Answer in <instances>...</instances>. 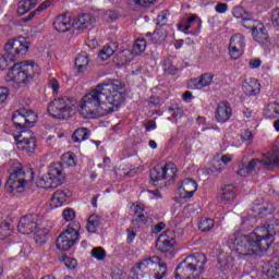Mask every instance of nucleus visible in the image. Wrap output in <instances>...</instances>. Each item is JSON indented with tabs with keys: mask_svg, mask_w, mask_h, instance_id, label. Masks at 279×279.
<instances>
[{
	"mask_svg": "<svg viewBox=\"0 0 279 279\" xmlns=\"http://www.w3.org/2000/svg\"><path fill=\"white\" fill-rule=\"evenodd\" d=\"M196 191H197V181L191 178L184 179L181 182V185L179 186L180 197H182L183 199H191V197L195 195Z\"/></svg>",
	"mask_w": 279,
	"mask_h": 279,
	"instance_id": "18",
	"label": "nucleus"
},
{
	"mask_svg": "<svg viewBox=\"0 0 279 279\" xmlns=\"http://www.w3.org/2000/svg\"><path fill=\"white\" fill-rule=\"evenodd\" d=\"M260 167H265V169H278L279 167V147L272 146V148L265 155H263L262 159H252L245 167H242L238 171V175H242L245 178L246 174L254 173L256 169H260Z\"/></svg>",
	"mask_w": 279,
	"mask_h": 279,
	"instance_id": "7",
	"label": "nucleus"
},
{
	"mask_svg": "<svg viewBox=\"0 0 279 279\" xmlns=\"http://www.w3.org/2000/svg\"><path fill=\"white\" fill-rule=\"evenodd\" d=\"M36 121H38L36 112L25 108L15 110L12 116V122L16 130L20 131V134L22 132H29L28 128H34V125H36Z\"/></svg>",
	"mask_w": 279,
	"mask_h": 279,
	"instance_id": "10",
	"label": "nucleus"
},
{
	"mask_svg": "<svg viewBox=\"0 0 279 279\" xmlns=\"http://www.w3.org/2000/svg\"><path fill=\"white\" fill-rule=\"evenodd\" d=\"M117 64H130L132 62V51L125 49L118 52L114 57Z\"/></svg>",
	"mask_w": 279,
	"mask_h": 279,
	"instance_id": "36",
	"label": "nucleus"
},
{
	"mask_svg": "<svg viewBox=\"0 0 279 279\" xmlns=\"http://www.w3.org/2000/svg\"><path fill=\"white\" fill-rule=\"evenodd\" d=\"M10 64H12V62H10V59H8L5 54H0V71H5V69H8Z\"/></svg>",
	"mask_w": 279,
	"mask_h": 279,
	"instance_id": "53",
	"label": "nucleus"
},
{
	"mask_svg": "<svg viewBox=\"0 0 279 279\" xmlns=\"http://www.w3.org/2000/svg\"><path fill=\"white\" fill-rule=\"evenodd\" d=\"M253 137H254V135L252 134V131H250V130H245L244 132L241 133V138L243 141H252Z\"/></svg>",
	"mask_w": 279,
	"mask_h": 279,
	"instance_id": "60",
	"label": "nucleus"
},
{
	"mask_svg": "<svg viewBox=\"0 0 279 279\" xmlns=\"http://www.w3.org/2000/svg\"><path fill=\"white\" fill-rule=\"evenodd\" d=\"M43 223V215L40 214H28L23 216L17 225V230L21 234H32L36 232Z\"/></svg>",
	"mask_w": 279,
	"mask_h": 279,
	"instance_id": "12",
	"label": "nucleus"
},
{
	"mask_svg": "<svg viewBox=\"0 0 279 279\" xmlns=\"http://www.w3.org/2000/svg\"><path fill=\"white\" fill-rule=\"evenodd\" d=\"M252 36L253 40L259 45H265V43L269 40V33L267 32L265 25L260 23L252 26Z\"/></svg>",
	"mask_w": 279,
	"mask_h": 279,
	"instance_id": "23",
	"label": "nucleus"
},
{
	"mask_svg": "<svg viewBox=\"0 0 279 279\" xmlns=\"http://www.w3.org/2000/svg\"><path fill=\"white\" fill-rule=\"evenodd\" d=\"M11 234L10 225L5 223L0 226V239H8Z\"/></svg>",
	"mask_w": 279,
	"mask_h": 279,
	"instance_id": "49",
	"label": "nucleus"
},
{
	"mask_svg": "<svg viewBox=\"0 0 279 279\" xmlns=\"http://www.w3.org/2000/svg\"><path fill=\"white\" fill-rule=\"evenodd\" d=\"M160 257L158 256L145 258L135 265V271L137 274H151V269H156Z\"/></svg>",
	"mask_w": 279,
	"mask_h": 279,
	"instance_id": "20",
	"label": "nucleus"
},
{
	"mask_svg": "<svg viewBox=\"0 0 279 279\" xmlns=\"http://www.w3.org/2000/svg\"><path fill=\"white\" fill-rule=\"evenodd\" d=\"M128 238L126 243L130 245V243L134 242V239H136V231H134V228L126 229Z\"/></svg>",
	"mask_w": 279,
	"mask_h": 279,
	"instance_id": "55",
	"label": "nucleus"
},
{
	"mask_svg": "<svg viewBox=\"0 0 279 279\" xmlns=\"http://www.w3.org/2000/svg\"><path fill=\"white\" fill-rule=\"evenodd\" d=\"M232 117V107L228 101H221L218 104L215 110V119L218 123H228Z\"/></svg>",
	"mask_w": 279,
	"mask_h": 279,
	"instance_id": "17",
	"label": "nucleus"
},
{
	"mask_svg": "<svg viewBox=\"0 0 279 279\" xmlns=\"http://www.w3.org/2000/svg\"><path fill=\"white\" fill-rule=\"evenodd\" d=\"M162 169H163V180H167L166 185L173 183L175 180V177L178 175V168H175V163L167 162L162 167Z\"/></svg>",
	"mask_w": 279,
	"mask_h": 279,
	"instance_id": "25",
	"label": "nucleus"
},
{
	"mask_svg": "<svg viewBox=\"0 0 279 279\" xmlns=\"http://www.w3.org/2000/svg\"><path fill=\"white\" fill-rule=\"evenodd\" d=\"M215 10L218 14H226V12H228V4L220 2L216 5Z\"/></svg>",
	"mask_w": 279,
	"mask_h": 279,
	"instance_id": "57",
	"label": "nucleus"
},
{
	"mask_svg": "<svg viewBox=\"0 0 279 279\" xmlns=\"http://www.w3.org/2000/svg\"><path fill=\"white\" fill-rule=\"evenodd\" d=\"M63 263L68 267V269H75V267H77V259L75 258L64 257Z\"/></svg>",
	"mask_w": 279,
	"mask_h": 279,
	"instance_id": "51",
	"label": "nucleus"
},
{
	"mask_svg": "<svg viewBox=\"0 0 279 279\" xmlns=\"http://www.w3.org/2000/svg\"><path fill=\"white\" fill-rule=\"evenodd\" d=\"M145 208L143 206L137 205L133 208L134 215L132 219L133 226H136L137 228H141V226H145L147 223V217L145 214H143Z\"/></svg>",
	"mask_w": 279,
	"mask_h": 279,
	"instance_id": "26",
	"label": "nucleus"
},
{
	"mask_svg": "<svg viewBox=\"0 0 279 279\" xmlns=\"http://www.w3.org/2000/svg\"><path fill=\"white\" fill-rule=\"evenodd\" d=\"M51 3H53V0H46L44 1L37 9L36 12H43L44 10H47V8L51 7Z\"/></svg>",
	"mask_w": 279,
	"mask_h": 279,
	"instance_id": "58",
	"label": "nucleus"
},
{
	"mask_svg": "<svg viewBox=\"0 0 279 279\" xmlns=\"http://www.w3.org/2000/svg\"><path fill=\"white\" fill-rule=\"evenodd\" d=\"M89 62H90V58L88 57V53L86 52L80 53L78 58L75 59V66L78 73L86 71V68L88 66Z\"/></svg>",
	"mask_w": 279,
	"mask_h": 279,
	"instance_id": "32",
	"label": "nucleus"
},
{
	"mask_svg": "<svg viewBox=\"0 0 279 279\" xmlns=\"http://www.w3.org/2000/svg\"><path fill=\"white\" fill-rule=\"evenodd\" d=\"M279 232V220L272 218L267 225L256 227L248 235L235 238L233 244L236 252L242 256H254L265 254L276 241V234Z\"/></svg>",
	"mask_w": 279,
	"mask_h": 279,
	"instance_id": "2",
	"label": "nucleus"
},
{
	"mask_svg": "<svg viewBox=\"0 0 279 279\" xmlns=\"http://www.w3.org/2000/svg\"><path fill=\"white\" fill-rule=\"evenodd\" d=\"M209 84H213V75L209 73H205L198 78L191 80L187 83V86L192 90H202V88H206V86H208Z\"/></svg>",
	"mask_w": 279,
	"mask_h": 279,
	"instance_id": "22",
	"label": "nucleus"
},
{
	"mask_svg": "<svg viewBox=\"0 0 279 279\" xmlns=\"http://www.w3.org/2000/svg\"><path fill=\"white\" fill-rule=\"evenodd\" d=\"M220 199L222 202H234L236 199V191H234L233 184H227L221 187Z\"/></svg>",
	"mask_w": 279,
	"mask_h": 279,
	"instance_id": "29",
	"label": "nucleus"
},
{
	"mask_svg": "<svg viewBox=\"0 0 279 279\" xmlns=\"http://www.w3.org/2000/svg\"><path fill=\"white\" fill-rule=\"evenodd\" d=\"M150 130H156V122L154 120H149L146 124V132H150Z\"/></svg>",
	"mask_w": 279,
	"mask_h": 279,
	"instance_id": "62",
	"label": "nucleus"
},
{
	"mask_svg": "<svg viewBox=\"0 0 279 279\" xmlns=\"http://www.w3.org/2000/svg\"><path fill=\"white\" fill-rule=\"evenodd\" d=\"M104 19L107 21V23H114L117 19H119V13L117 11H106Z\"/></svg>",
	"mask_w": 279,
	"mask_h": 279,
	"instance_id": "48",
	"label": "nucleus"
},
{
	"mask_svg": "<svg viewBox=\"0 0 279 279\" xmlns=\"http://www.w3.org/2000/svg\"><path fill=\"white\" fill-rule=\"evenodd\" d=\"M62 215L65 221H73V219H75V210H73V208L64 209Z\"/></svg>",
	"mask_w": 279,
	"mask_h": 279,
	"instance_id": "50",
	"label": "nucleus"
},
{
	"mask_svg": "<svg viewBox=\"0 0 279 279\" xmlns=\"http://www.w3.org/2000/svg\"><path fill=\"white\" fill-rule=\"evenodd\" d=\"M66 202V193L62 190H57L51 198V203L58 208L59 206H62Z\"/></svg>",
	"mask_w": 279,
	"mask_h": 279,
	"instance_id": "37",
	"label": "nucleus"
},
{
	"mask_svg": "<svg viewBox=\"0 0 279 279\" xmlns=\"http://www.w3.org/2000/svg\"><path fill=\"white\" fill-rule=\"evenodd\" d=\"M119 90H123V83L119 80H108L98 84L81 99L80 114L84 119H95L117 112L123 104V94Z\"/></svg>",
	"mask_w": 279,
	"mask_h": 279,
	"instance_id": "1",
	"label": "nucleus"
},
{
	"mask_svg": "<svg viewBox=\"0 0 279 279\" xmlns=\"http://www.w3.org/2000/svg\"><path fill=\"white\" fill-rule=\"evenodd\" d=\"M208 259L204 253H196L190 255L182 260L175 268V279H192L197 278L201 274H204V267H206Z\"/></svg>",
	"mask_w": 279,
	"mask_h": 279,
	"instance_id": "4",
	"label": "nucleus"
},
{
	"mask_svg": "<svg viewBox=\"0 0 279 279\" xmlns=\"http://www.w3.org/2000/svg\"><path fill=\"white\" fill-rule=\"evenodd\" d=\"M76 101L73 97L64 96L53 99L48 104V113L52 119H59L64 121V119H70L71 112H73V107Z\"/></svg>",
	"mask_w": 279,
	"mask_h": 279,
	"instance_id": "8",
	"label": "nucleus"
},
{
	"mask_svg": "<svg viewBox=\"0 0 279 279\" xmlns=\"http://www.w3.org/2000/svg\"><path fill=\"white\" fill-rule=\"evenodd\" d=\"M260 64H263V61H260V59H251V61H250L251 69H258V66H260Z\"/></svg>",
	"mask_w": 279,
	"mask_h": 279,
	"instance_id": "61",
	"label": "nucleus"
},
{
	"mask_svg": "<svg viewBox=\"0 0 279 279\" xmlns=\"http://www.w3.org/2000/svg\"><path fill=\"white\" fill-rule=\"evenodd\" d=\"M80 239V222H72L68 229L57 238V247L61 252H69Z\"/></svg>",
	"mask_w": 279,
	"mask_h": 279,
	"instance_id": "9",
	"label": "nucleus"
},
{
	"mask_svg": "<svg viewBox=\"0 0 279 279\" xmlns=\"http://www.w3.org/2000/svg\"><path fill=\"white\" fill-rule=\"evenodd\" d=\"M242 88L245 95L256 96L260 93V84L256 78H250V81H245L242 85Z\"/></svg>",
	"mask_w": 279,
	"mask_h": 279,
	"instance_id": "27",
	"label": "nucleus"
},
{
	"mask_svg": "<svg viewBox=\"0 0 279 279\" xmlns=\"http://www.w3.org/2000/svg\"><path fill=\"white\" fill-rule=\"evenodd\" d=\"M232 14L235 19H242V21H244V23H247V16H250V14L247 13V11H245V9L243 7H234L232 10Z\"/></svg>",
	"mask_w": 279,
	"mask_h": 279,
	"instance_id": "41",
	"label": "nucleus"
},
{
	"mask_svg": "<svg viewBox=\"0 0 279 279\" xmlns=\"http://www.w3.org/2000/svg\"><path fill=\"white\" fill-rule=\"evenodd\" d=\"M162 69L166 75H175L180 71V66H178L173 57H169L162 61Z\"/></svg>",
	"mask_w": 279,
	"mask_h": 279,
	"instance_id": "28",
	"label": "nucleus"
},
{
	"mask_svg": "<svg viewBox=\"0 0 279 279\" xmlns=\"http://www.w3.org/2000/svg\"><path fill=\"white\" fill-rule=\"evenodd\" d=\"M92 256L96 258V260H104V258H106V250L101 246L94 247L92 250Z\"/></svg>",
	"mask_w": 279,
	"mask_h": 279,
	"instance_id": "43",
	"label": "nucleus"
},
{
	"mask_svg": "<svg viewBox=\"0 0 279 279\" xmlns=\"http://www.w3.org/2000/svg\"><path fill=\"white\" fill-rule=\"evenodd\" d=\"M167 29L157 28L154 33H146V38L153 43V45H162L167 40Z\"/></svg>",
	"mask_w": 279,
	"mask_h": 279,
	"instance_id": "24",
	"label": "nucleus"
},
{
	"mask_svg": "<svg viewBox=\"0 0 279 279\" xmlns=\"http://www.w3.org/2000/svg\"><path fill=\"white\" fill-rule=\"evenodd\" d=\"M266 119H277L279 116V104L277 101L270 102L264 110Z\"/></svg>",
	"mask_w": 279,
	"mask_h": 279,
	"instance_id": "35",
	"label": "nucleus"
},
{
	"mask_svg": "<svg viewBox=\"0 0 279 279\" xmlns=\"http://www.w3.org/2000/svg\"><path fill=\"white\" fill-rule=\"evenodd\" d=\"M245 52V37L241 34H235L230 38L229 54L232 60H239L242 53Z\"/></svg>",
	"mask_w": 279,
	"mask_h": 279,
	"instance_id": "16",
	"label": "nucleus"
},
{
	"mask_svg": "<svg viewBox=\"0 0 279 279\" xmlns=\"http://www.w3.org/2000/svg\"><path fill=\"white\" fill-rule=\"evenodd\" d=\"M150 180L153 184L156 186V182H160V180H165V172L162 167L157 166L150 170Z\"/></svg>",
	"mask_w": 279,
	"mask_h": 279,
	"instance_id": "38",
	"label": "nucleus"
},
{
	"mask_svg": "<svg viewBox=\"0 0 279 279\" xmlns=\"http://www.w3.org/2000/svg\"><path fill=\"white\" fill-rule=\"evenodd\" d=\"M193 99V93H191L190 90H186L184 94H183V101H191Z\"/></svg>",
	"mask_w": 279,
	"mask_h": 279,
	"instance_id": "63",
	"label": "nucleus"
},
{
	"mask_svg": "<svg viewBox=\"0 0 279 279\" xmlns=\"http://www.w3.org/2000/svg\"><path fill=\"white\" fill-rule=\"evenodd\" d=\"M270 21L275 29L279 31V9L278 8L270 11Z\"/></svg>",
	"mask_w": 279,
	"mask_h": 279,
	"instance_id": "47",
	"label": "nucleus"
},
{
	"mask_svg": "<svg viewBox=\"0 0 279 279\" xmlns=\"http://www.w3.org/2000/svg\"><path fill=\"white\" fill-rule=\"evenodd\" d=\"M32 182H34V170H25L23 169V165L16 162L12 167V172L4 184V189L8 193H13L14 191L24 189L27 184H32Z\"/></svg>",
	"mask_w": 279,
	"mask_h": 279,
	"instance_id": "6",
	"label": "nucleus"
},
{
	"mask_svg": "<svg viewBox=\"0 0 279 279\" xmlns=\"http://www.w3.org/2000/svg\"><path fill=\"white\" fill-rule=\"evenodd\" d=\"M178 29L184 34L197 36L202 29V19L197 14H190L178 24Z\"/></svg>",
	"mask_w": 279,
	"mask_h": 279,
	"instance_id": "14",
	"label": "nucleus"
},
{
	"mask_svg": "<svg viewBox=\"0 0 279 279\" xmlns=\"http://www.w3.org/2000/svg\"><path fill=\"white\" fill-rule=\"evenodd\" d=\"M133 2L135 5H140V8H149L156 0H133Z\"/></svg>",
	"mask_w": 279,
	"mask_h": 279,
	"instance_id": "56",
	"label": "nucleus"
},
{
	"mask_svg": "<svg viewBox=\"0 0 279 279\" xmlns=\"http://www.w3.org/2000/svg\"><path fill=\"white\" fill-rule=\"evenodd\" d=\"M117 49H119V45H117V43H110L99 51L98 56L102 60H108V58L114 56V51H117Z\"/></svg>",
	"mask_w": 279,
	"mask_h": 279,
	"instance_id": "34",
	"label": "nucleus"
},
{
	"mask_svg": "<svg viewBox=\"0 0 279 279\" xmlns=\"http://www.w3.org/2000/svg\"><path fill=\"white\" fill-rule=\"evenodd\" d=\"M220 160L223 162V165H228L229 162H232V156L223 155L221 156Z\"/></svg>",
	"mask_w": 279,
	"mask_h": 279,
	"instance_id": "64",
	"label": "nucleus"
},
{
	"mask_svg": "<svg viewBox=\"0 0 279 279\" xmlns=\"http://www.w3.org/2000/svg\"><path fill=\"white\" fill-rule=\"evenodd\" d=\"M49 86L52 88L53 93H58L60 90V83H58V80L51 78L49 81Z\"/></svg>",
	"mask_w": 279,
	"mask_h": 279,
	"instance_id": "59",
	"label": "nucleus"
},
{
	"mask_svg": "<svg viewBox=\"0 0 279 279\" xmlns=\"http://www.w3.org/2000/svg\"><path fill=\"white\" fill-rule=\"evenodd\" d=\"M99 226H101V217L97 214H92L87 219V230L95 234Z\"/></svg>",
	"mask_w": 279,
	"mask_h": 279,
	"instance_id": "33",
	"label": "nucleus"
},
{
	"mask_svg": "<svg viewBox=\"0 0 279 279\" xmlns=\"http://www.w3.org/2000/svg\"><path fill=\"white\" fill-rule=\"evenodd\" d=\"M156 25H167V11H161L156 20Z\"/></svg>",
	"mask_w": 279,
	"mask_h": 279,
	"instance_id": "54",
	"label": "nucleus"
},
{
	"mask_svg": "<svg viewBox=\"0 0 279 279\" xmlns=\"http://www.w3.org/2000/svg\"><path fill=\"white\" fill-rule=\"evenodd\" d=\"M147 49V41L145 39H136L133 46L135 53H143Z\"/></svg>",
	"mask_w": 279,
	"mask_h": 279,
	"instance_id": "42",
	"label": "nucleus"
},
{
	"mask_svg": "<svg viewBox=\"0 0 279 279\" xmlns=\"http://www.w3.org/2000/svg\"><path fill=\"white\" fill-rule=\"evenodd\" d=\"M266 276L269 279H279V263H276L274 266H271L267 270Z\"/></svg>",
	"mask_w": 279,
	"mask_h": 279,
	"instance_id": "45",
	"label": "nucleus"
},
{
	"mask_svg": "<svg viewBox=\"0 0 279 279\" xmlns=\"http://www.w3.org/2000/svg\"><path fill=\"white\" fill-rule=\"evenodd\" d=\"M90 138V130L86 128H78L72 134L73 143H83V141H88Z\"/></svg>",
	"mask_w": 279,
	"mask_h": 279,
	"instance_id": "31",
	"label": "nucleus"
},
{
	"mask_svg": "<svg viewBox=\"0 0 279 279\" xmlns=\"http://www.w3.org/2000/svg\"><path fill=\"white\" fill-rule=\"evenodd\" d=\"M10 97V89L8 87H0V104H5Z\"/></svg>",
	"mask_w": 279,
	"mask_h": 279,
	"instance_id": "52",
	"label": "nucleus"
},
{
	"mask_svg": "<svg viewBox=\"0 0 279 279\" xmlns=\"http://www.w3.org/2000/svg\"><path fill=\"white\" fill-rule=\"evenodd\" d=\"M53 27L57 32H61L62 34L71 31L73 27V20L69 14H60L57 15L53 21Z\"/></svg>",
	"mask_w": 279,
	"mask_h": 279,
	"instance_id": "19",
	"label": "nucleus"
},
{
	"mask_svg": "<svg viewBox=\"0 0 279 279\" xmlns=\"http://www.w3.org/2000/svg\"><path fill=\"white\" fill-rule=\"evenodd\" d=\"M62 162L51 163L48 167V173L39 178L37 186L40 189H58L62 186L66 177L64 175V167H75L77 165V156L74 153H64L61 156Z\"/></svg>",
	"mask_w": 279,
	"mask_h": 279,
	"instance_id": "3",
	"label": "nucleus"
},
{
	"mask_svg": "<svg viewBox=\"0 0 279 279\" xmlns=\"http://www.w3.org/2000/svg\"><path fill=\"white\" fill-rule=\"evenodd\" d=\"M168 234L171 232H166V234H161L156 242V251L161 252L165 258L171 260V258H175V239L169 238Z\"/></svg>",
	"mask_w": 279,
	"mask_h": 279,
	"instance_id": "13",
	"label": "nucleus"
},
{
	"mask_svg": "<svg viewBox=\"0 0 279 279\" xmlns=\"http://www.w3.org/2000/svg\"><path fill=\"white\" fill-rule=\"evenodd\" d=\"M29 5H31L29 0H21L17 7L19 14L21 15L27 14V12H29Z\"/></svg>",
	"mask_w": 279,
	"mask_h": 279,
	"instance_id": "46",
	"label": "nucleus"
},
{
	"mask_svg": "<svg viewBox=\"0 0 279 279\" xmlns=\"http://www.w3.org/2000/svg\"><path fill=\"white\" fill-rule=\"evenodd\" d=\"M155 279H162L167 276L168 268L166 263H160L159 260L157 265H155Z\"/></svg>",
	"mask_w": 279,
	"mask_h": 279,
	"instance_id": "40",
	"label": "nucleus"
},
{
	"mask_svg": "<svg viewBox=\"0 0 279 279\" xmlns=\"http://www.w3.org/2000/svg\"><path fill=\"white\" fill-rule=\"evenodd\" d=\"M40 75V66L34 61L17 62L9 69L8 77L17 84H29Z\"/></svg>",
	"mask_w": 279,
	"mask_h": 279,
	"instance_id": "5",
	"label": "nucleus"
},
{
	"mask_svg": "<svg viewBox=\"0 0 279 279\" xmlns=\"http://www.w3.org/2000/svg\"><path fill=\"white\" fill-rule=\"evenodd\" d=\"M215 228V220L211 218H203L198 223V230L202 232H210Z\"/></svg>",
	"mask_w": 279,
	"mask_h": 279,
	"instance_id": "39",
	"label": "nucleus"
},
{
	"mask_svg": "<svg viewBox=\"0 0 279 279\" xmlns=\"http://www.w3.org/2000/svg\"><path fill=\"white\" fill-rule=\"evenodd\" d=\"M233 265H234V257L228 254L219 255L218 267L220 271H222V274H225V271H228L230 267H232Z\"/></svg>",
	"mask_w": 279,
	"mask_h": 279,
	"instance_id": "30",
	"label": "nucleus"
},
{
	"mask_svg": "<svg viewBox=\"0 0 279 279\" xmlns=\"http://www.w3.org/2000/svg\"><path fill=\"white\" fill-rule=\"evenodd\" d=\"M27 51H29V43H27L25 37L11 39L4 46V54L10 62H16V60L25 56Z\"/></svg>",
	"mask_w": 279,
	"mask_h": 279,
	"instance_id": "11",
	"label": "nucleus"
},
{
	"mask_svg": "<svg viewBox=\"0 0 279 279\" xmlns=\"http://www.w3.org/2000/svg\"><path fill=\"white\" fill-rule=\"evenodd\" d=\"M34 241L37 245H43L47 243V231H37L34 234Z\"/></svg>",
	"mask_w": 279,
	"mask_h": 279,
	"instance_id": "44",
	"label": "nucleus"
},
{
	"mask_svg": "<svg viewBox=\"0 0 279 279\" xmlns=\"http://www.w3.org/2000/svg\"><path fill=\"white\" fill-rule=\"evenodd\" d=\"M95 23V17L88 13L78 15L76 19L72 20L73 29L77 32H84L88 29Z\"/></svg>",
	"mask_w": 279,
	"mask_h": 279,
	"instance_id": "21",
	"label": "nucleus"
},
{
	"mask_svg": "<svg viewBox=\"0 0 279 279\" xmlns=\"http://www.w3.org/2000/svg\"><path fill=\"white\" fill-rule=\"evenodd\" d=\"M16 146L20 151H27L29 156L36 151V137L31 132L22 131L17 137H15Z\"/></svg>",
	"mask_w": 279,
	"mask_h": 279,
	"instance_id": "15",
	"label": "nucleus"
}]
</instances>
